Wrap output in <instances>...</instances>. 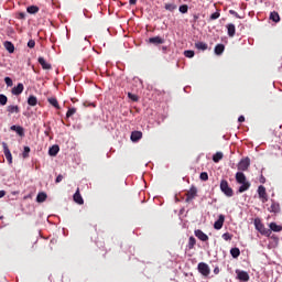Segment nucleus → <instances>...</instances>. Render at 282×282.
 <instances>
[{"label":"nucleus","mask_w":282,"mask_h":282,"mask_svg":"<svg viewBox=\"0 0 282 282\" xmlns=\"http://www.w3.org/2000/svg\"><path fill=\"white\" fill-rule=\"evenodd\" d=\"M254 227L256 230H258V232H260V235H263L264 237H270V235H272V230L265 228V225H263V223H261V219L259 218L254 219Z\"/></svg>","instance_id":"obj_1"},{"label":"nucleus","mask_w":282,"mask_h":282,"mask_svg":"<svg viewBox=\"0 0 282 282\" xmlns=\"http://www.w3.org/2000/svg\"><path fill=\"white\" fill-rule=\"evenodd\" d=\"M220 191L226 195V197H232L235 195V192L232 191V187L228 184V181L221 180L220 182Z\"/></svg>","instance_id":"obj_2"},{"label":"nucleus","mask_w":282,"mask_h":282,"mask_svg":"<svg viewBox=\"0 0 282 282\" xmlns=\"http://www.w3.org/2000/svg\"><path fill=\"white\" fill-rule=\"evenodd\" d=\"M197 270L203 276H208L210 274V267L205 262L198 263Z\"/></svg>","instance_id":"obj_3"},{"label":"nucleus","mask_w":282,"mask_h":282,"mask_svg":"<svg viewBox=\"0 0 282 282\" xmlns=\"http://www.w3.org/2000/svg\"><path fill=\"white\" fill-rule=\"evenodd\" d=\"M258 195L262 204H265V202H268V192L265 191V186L260 185L258 187Z\"/></svg>","instance_id":"obj_4"},{"label":"nucleus","mask_w":282,"mask_h":282,"mask_svg":"<svg viewBox=\"0 0 282 282\" xmlns=\"http://www.w3.org/2000/svg\"><path fill=\"white\" fill-rule=\"evenodd\" d=\"M250 169V158H245L238 163V171H248Z\"/></svg>","instance_id":"obj_5"},{"label":"nucleus","mask_w":282,"mask_h":282,"mask_svg":"<svg viewBox=\"0 0 282 282\" xmlns=\"http://www.w3.org/2000/svg\"><path fill=\"white\" fill-rule=\"evenodd\" d=\"M197 197V187L192 186L189 191L186 193L185 202H193Z\"/></svg>","instance_id":"obj_6"},{"label":"nucleus","mask_w":282,"mask_h":282,"mask_svg":"<svg viewBox=\"0 0 282 282\" xmlns=\"http://www.w3.org/2000/svg\"><path fill=\"white\" fill-rule=\"evenodd\" d=\"M2 149H3L6 160L9 162V164H12V152H10V148H8V143L2 142Z\"/></svg>","instance_id":"obj_7"},{"label":"nucleus","mask_w":282,"mask_h":282,"mask_svg":"<svg viewBox=\"0 0 282 282\" xmlns=\"http://www.w3.org/2000/svg\"><path fill=\"white\" fill-rule=\"evenodd\" d=\"M224 221H226V216L220 214L218 219L214 223L215 230H221V228H224Z\"/></svg>","instance_id":"obj_8"},{"label":"nucleus","mask_w":282,"mask_h":282,"mask_svg":"<svg viewBox=\"0 0 282 282\" xmlns=\"http://www.w3.org/2000/svg\"><path fill=\"white\" fill-rule=\"evenodd\" d=\"M269 213H281V205L274 199H271V206L268 208Z\"/></svg>","instance_id":"obj_9"},{"label":"nucleus","mask_w":282,"mask_h":282,"mask_svg":"<svg viewBox=\"0 0 282 282\" xmlns=\"http://www.w3.org/2000/svg\"><path fill=\"white\" fill-rule=\"evenodd\" d=\"M23 89H25V87L22 83H19L15 87L12 88L11 94L13 96H21V94H23Z\"/></svg>","instance_id":"obj_10"},{"label":"nucleus","mask_w":282,"mask_h":282,"mask_svg":"<svg viewBox=\"0 0 282 282\" xmlns=\"http://www.w3.org/2000/svg\"><path fill=\"white\" fill-rule=\"evenodd\" d=\"M73 199L76 204H79V206H83V204H85V200L83 199V196L80 195V188H77Z\"/></svg>","instance_id":"obj_11"},{"label":"nucleus","mask_w":282,"mask_h":282,"mask_svg":"<svg viewBox=\"0 0 282 282\" xmlns=\"http://www.w3.org/2000/svg\"><path fill=\"white\" fill-rule=\"evenodd\" d=\"M236 274H237V278L239 279V281H245V282L250 281V275L246 271L237 270Z\"/></svg>","instance_id":"obj_12"},{"label":"nucleus","mask_w":282,"mask_h":282,"mask_svg":"<svg viewBox=\"0 0 282 282\" xmlns=\"http://www.w3.org/2000/svg\"><path fill=\"white\" fill-rule=\"evenodd\" d=\"M148 42H149L151 45H164V39L161 37V36L150 37V39L148 40Z\"/></svg>","instance_id":"obj_13"},{"label":"nucleus","mask_w":282,"mask_h":282,"mask_svg":"<svg viewBox=\"0 0 282 282\" xmlns=\"http://www.w3.org/2000/svg\"><path fill=\"white\" fill-rule=\"evenodd\" d=\"M195 237H197V239H199L200 241H208V235H206L204 231H202L200 229H196L194 231Z\"/></svg>","instance_id":"obj_14"},{"label":"nucleus","mask_w":282,"mask_h":282,"mask_svg":"<svg viewBox=\"0 0 282 282\" xmlns=\"http://www.w3.org/2000/svg\"><path fill=\"white\" fill-rule=\"evenodd\" d=\"M37 63L41 65L42 69H52V64L45 61V57H39Z\"/></svg>","instance_id":"obj_15"},{"label":"nucleus","mask_w":282,"mask_h":282,"mask_svg":"<svg viewBox=\"0 0 282 282\" xmlns=\"http://www.w3.org/2000/svg\"><path fill=\"white\" fill-rule=\"evenodd\" d=\"M130 140H132L133 142H140V140H142V131H132Z\"/></svg>","instance_id":"obj_16"},{"label":"nucleus","mask_w":282,"mask_h":282,"mask_svg":"<svg viewBox=\"0 0 282 282\" xmlns=\"http://www.w3.org/2000/svg\"><path fill=\"white\" fill-rule=\"evenodd\" d=\"M11 131H15V133H18L20 138H23V135H25V130L21 126H12Z\"/></svg>","instance_id":"obj_17"},{"label":"nucleus","mask_w":282,"mask_h":282,"mask_svg":"<svg viewBox=\"0 0 282 282\" xmlns=\"http://www.w3.org/2000/svg\"><path fill=\"white\" fill-rule=\"evenodd\" d=\"M236 182L238 184H243V183L248 182L246 178V174H243V172H237L236 173Z\"/></svg>","instance_id":"obj_18"},{"label":"nucleus","mask_w":282,"mask_h":282,"mask_svg":"<svg viewBox=\"0 0 282 282\" xmlns=\"http://www.w3.org/2000/svg\"><path fill=\"white\" fill-rule=\"evenodd\" d=\"M4 48L7 50V52H9V54H14V44L12 42L6 41Z\"/></svg>","instance_id":"obj_19"},{"label":"nucleus","mask_w":282,"mask_h":282,"mask_svg":"<svg viewBox=\"0 0 282 282\" xmlns=\"http://www.w3.org/2000/svg\"><path fill=\"white\" fill-rule=\"evenodd\" d=\"M224 50H226V46L224 44H217L214 52L217 56H221V54H224Z\"/></svg>","instance_id":"obj_20"},{"label":"nucleus","mask_w":282,"mask_h":282,"mask_svg":"<svg viewBox=\"0 0 282 282\" xmlns=\"http://www.w3.org/2000/svg\"><path fill=\"white\" fill-rule=\"evenodd\" d=\"M58 151H61V148L58 145H53L48 150V155L55 158V155H58Z\"/></svg>","instance_id":"obj_21"},{"label":"nucleus","mask_w":282,"mask_h":282,"mask_svg":"<svg viewBox=\"0 0 282 282\" xmlns=\"http://www.w3.org/2000/svg\"><path fill=\"white\" fill-rule=\"evenodd\" d=\"M37 104H39V99L36 98V96L31 95L28 98V105H30V107H36Z\"/></svg>","instance_id":"obj_22"},{"label":"nucleus","mask_w":282,"mask_h":282,"mask_svg":"<svg viewBox=\"0 0 282 282\" xmlns=\"http://www.w3.org/2000/svg\"><path fill=\"white\" fill-rule=\"evenodd\" d=\"M195 47H196V50H200L202 52H206V50H208V44H206L205 42H196Z\"/></svg>","instance_id":"obj_23"},{"label":"nucleus","mask_w":282,"mask_h":282,"mask_svg":"<svg viewBox=\"0 0 282 282\" xmlns=\"http://www.w3.org/2000/svg\"><path fill=\"white\" fill-rule=\"evenodd\" d=\"M270 19H271V21H273V23H279V21H281V17L279 15V12H276V11H272L270 13Z\"/></svg>","instance_id":"obj_24"},{"label":"nucleus","mask_w":282,"mask_h":282,"mask_svg":"<svg viewBox=\"0 0 282 282\" xmlns=\"http://www.w3.org/2000/svg\"><path fill=\"white\" fill-rule=\"evenodd\" d=\"M241 186L238 188V193H246L250 188V182L240 183Z\"/></svg>","instance_id":"obj_25"},{"label":"nucleus","mask_w":282,"mask_h":282,"mask_svg":"<svg viewBox=\"0 0 282 282\" xmlns=\"http://www.w3.org/2000/svg\"><path fill=\"white\" fill-rule=\"evenodd\" d=\"M47 101L50 105H52V107H55V109H61V105H58V99H56V97H51L47 99Z\"/></svg>","instance_id":"obj_26"},{"label":"nucleus","mask_w":282,"mask_h":282,"mask_svg":"<svg viewBox=\"0 0 282 282\" xmlns=\"http://www.w3.org/2000/svg\"><path fill=\"white\" fill-rule=\"evenodd\" d=\"M270 230H272L273 232H281L282 230V226L281 225H276V223H271L269 225Z\"/></svg>","instance_id":"obj_27"},{"label":"nucleus","mask_w":282,"mask_h":282,"mask_svg":"<svg viewBox=\"0 0 282 282\" xmlns=\"http://www.w3.org/2000/svg\"><path fill=\"white\" fill-rule=\"evenodd\" d=\"M227 30H228V36H230V37L235 36V33L237 32L235 24H232V23L228 24Z\"/></svg>","instance_id":"obj_28"},{"label":"nucleus","mask_w":282,"mask_h":282,"mask_svg":"<svg viewBox=\"0 0 282 282\" xmlns=\"http://www.w3.org/2000/svg\"><path fill=\"white\" fill-rule=\"evenodd\" d=\"M221 160H224V153L221 152H216L214 155H213V162H215L216 164L218 162H221Z\"/></svg>","instance_id":"obj_29"},{"label":"nucleus","mask_w":282,"mask_h":282,"mask_svg":"<svg viewBox=\"0 0 282 282\" xmlns=\"http://www.w3.org/2000/svg\"><path fill=\"white\" fill-rule=\"evenodd\" d=\"M45 199H47V194H45L44 192H41L37 194L36 202L39 204H43V202H45Z\"/></svg>","instance_id":"obj_30"},{"label":"nucleus","mask_w":282,"mask_h":282,"mask_svg":"<svg viewBox=\"0 0 282 282\" xmlns=\"http://www.w3.org/2000/svg\"><path fill=\"white\" fill-rule=\"evenodd\" d=\"M7 111L8 113H19L21 111V109H19V106H8L7 107Z\"/></svg>","instance_id":"obj_31"},{"label":"nucleus","mask_w":282,"mask_h":282,"mask_svg":"<svg viewBox=\"0 0 282 282\" xmlns=\"http://www.w3.org/2000/svg\"><path fill=\"white\" fill-rule=\"evenodd\" d=\"M230 254L234 259H238V257L241 254V250H239V248H237V247L231 248Z\"/></svg>","instance_id":"obj_32"},{"label":"nucleus","mask_w":282,"mask_h":282,"mask_svg":"<svg viewBox=\"0 0 282 282\" xmlns=\"http://www.w3.org/2000/svg\"><path fill=\"white\" fill-rule=\"evenodd\" d=\"M164 8H165V10H167V12H175V10H177V4L165 3Z\"/></svg>","instance_id":"obj_33"},{"label":"nucleus","mask_w":282,"mask_h":282,"mask_svg":"<svg viewBox=\"0 0 282 282\" xmlns=\"http://www.w3.org/2000/svg\"><path fill=\"white\" fill-rule=\"evenodd\" d=\"M196 243H197V240L195 239V237L191 236L187 245L188 250H193Z\"/></svg>","instance_id":"obj_34"},{"label":"nucleus","mask_w":282,"mask_h":282,"mask_svg":"<svg viewBox=\"0 0 282 282\" xmlns=\"http://www.w3.org/2000/svg\"><path fill=\"white\" fill-rule=\"evenodd\" d=\"M26 12H29V14H36V12H39V7L30 6L28 7Z\"/></svg>","instance_id":"obj_35"},{"label":"nucleus","mask_w":282,"mask_h":282,"mask_svg":"<svg viewBox=\"0 0 282 282\" xmlns=\"http://www.w3.org/2000/svg\"><path fill=\"white\" fill-rule=\"evenodd\" d=\"M0 105L2 107H6V105H8V97L3 94L0 95Z\"/></svg>","instance_id":"obj_36"},{"label":"nucleus","mask_w":282,"mask_h":282,"mask_svg":"<svg viewBox=\"0 0 282 282\" xmlns=\"http://www.w3.org/2000/svg\"><path fill=\"white\" fill-rule=\"evenodd\" d=\"M223 239H224L225 241H232V234H230V232H225V234L223 235Z\"/></svg>","instance_id":"obj_37"},{"label":"nucleus","mask_w":282,"mask_h":282,"mask_svg":"<svg viewBox=\"0 0 282 282\" xmlns=\"http://www.w3.org/2000/svg\"><path fill=\"white\" fill-rule=\"evenodd\" d=\"M178 11L182 13V14H186V12H188V6L187 4H183L178 8Z\"/></svg>","instance_id":"obj_38"},{"label":"nucleus","mask_w":282,"mask_h":282,"mask_svg":"<svg viewBox=\"0 0 282 282\" xmlns=\"http://www.w3.org/2000/svg\"><path fill=\"white\" fill-rule=\"evenodd\" d=\"M128 98H130V100H132V102H138V100H139L138 95H134L131 93H128Z\"/></svg>","instance_id":"obj_39"},{"label":"nucleus","mask_w":282,"mask_h":282,"mask_svg":"<svg viewBox=\"0 0 282 282\" xmlns=\"http://www.w3.org/2000/svg\"><path fill=\"white\" fill-rule=\"evenodd\" d=\"M76 113V108H69L66 112V118H72Z\"/></svg>","instance_id":"obj_40"},{"label":"nucleus","mask_w":282,"mask_h":282,"mask_svg":"<svg viewBox=\"0 0 282 282\" xmlns=\"http://www.w3.org/2000/svg\"><path fill=\"white\" fill-rule=\"evenodd\" d=\"M219 17H221V13H219V11H217V12L213 13L209 19H210V21H217V19H219Z\"/></svg>","instance_id":"obj_41"},{"label":"nucleus","mask_w":282,"mask_h":282,"mask_svg":"<svg viewBox=\"0 0 282 282\" xmlns=\"http://www.w3.org/2000/svg\"><path fill=\"white\" fill-rule=\"evenodd\" d=\"M22 158H30V147H24V151L22 153Z\"/></svg>","instance_id":"obj_42"},{"label":"nucleus","mask_w":282,"mask_h":282,"mask_svg":"<svg viewBox=\"0 0 282 282\" xmlns=\"http://www.w3.org/2000/svg\"><path fill=\"white\" fill-rule=\"evenodd\" d=\"M199 177L203 182H208V173L207 172H202Z\"/></svg>","instance_id":"obj_43"},{"label":"nucleus","mask_w":282,"mask_h":282,"mask_svg":"<svg viewBox=\"0 0 282 282\" xmlns=\"http://www.w3.org/2000/svg\"><path fill=\"white\" fill-rule=\"evenodd\" d=\"M184 55L186 56V58H193V56H195V52L194 51H185Z\"/></svg>","instance_id":"obj_44"},{"label":"nucleus","mask_w":282,"mask_h":282,"mask_svg":"<svg viewBox=\"0 0 282 282\" xmlns=\"http://www.w3.org/2000/svg\"><path fill=\"white\" fill-rule=\"evenodd\" d=\"M35 46H36V42L34 40H30L28 42V47H30V50H34Z\"/></svg>","instance_id":"obj_45"},{"label":"nucleus","mask_w":282,"mask_h":282,"mask_svg":"<svg viewBox=\"0 0 282 282\" xmlns=\"http://www.w3.org/2000/svg\"><path fill=\"white\" fill-rule=\"evenodd\" d=\"M4 83H6L7 87H12V85H13L12 78H10V77H6Z\"/></svg>","instance_id":"obj_46"},{"label":"nucleus","mask_w":282,"mask_h":282,"mask_svg":"<svg viewBox=\"0 0 282 282\" xmlns=\"http://www.w3.org/2000/svg\"><path fill=\"white\" fill-rule=\"evenodd\" d=\"M229 14H232V17H236V19H241L240 14L235 10H229Z\"/></svg>","instance_id":"obj_47"},{"label":"nucleus","mask_w":282,"mask_h":282,"mask_svg":"<svg viewBox=\"0 0 282 282\" xmlns=\"http://www.w3.org/2000/svg\"><path fill=\"white\" fill-rule=\"evenodd\" d=\"M61 182H63V174H59L56 180H55V184H61Z\"/></svg>","instance_id":"obj_48"},{"label":"nucleus","mask_w":282,"mask_h":282,"mask_svg":"<svg viewBox=\"0 0 282 282\" xmlns=\"http://www.w3.org/2000/svg\"><path fill=\"white\" fill-rule=\"evenodd\" d=\"M238 122H246V117L240 116V117L238 118Z\"/></svg>","instance_id":"obj_49"},{"label":"nucleus","mask_w":282,"mask_h":282,"mask_svg":"<svg viewBox=\"0 0 282 282\" xmlns=\"http://www.w3.org/2000/svg\"><path fill=\"white\" fill-rule=\"evenodd\" d=\"M260 183H261V184H265V176L261 175V177H260Z\"/></svg>","instance_id":"obj_50"},{"label":"nucleus","mask_w":282,"mask_h":282,"mask_svg":"<svg viewBox=\"0 0 282 282\" xmlns=\"http://www.w3.org/2000/svg\"><path fill=\"white\" fill-rule=\"evenodd\" d=\"M130 6H135L138 3V0H129Z\"/></svg>","instance_id":"obj_51"},{"label":"nucleus","mask_w":282,"mask_h":282,"mask_svg":"<svg viewBox=\"0 0 282 282\" xmlns=\"http://www.w3.org/2000/svg\"><path fill=\"white\" fill-rule=\"evenodd\" d=\"M2 197H6V191H0V199H1Z\"/></svg>","instance_id":"obj_52"},{"label":"nucleus","mask_w":282,"mask_h":282,"mask_svg":"<svg viewBox=\"0 0 282 282\" xmlns=\"http://www.w3.org/2000/svg\"><path fill=\"white\" fill-rule=\"evenodd\" d=\"M214 274H219V267H216V268L214 269Z\"/></svg>","instance_id":"obj_53"}]
</instances>
